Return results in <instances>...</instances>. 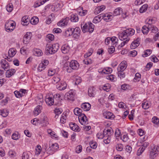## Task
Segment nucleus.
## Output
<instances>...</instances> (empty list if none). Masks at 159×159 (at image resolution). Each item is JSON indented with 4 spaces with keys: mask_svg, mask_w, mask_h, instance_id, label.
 <instances>
[{
    "mask_svg": "<svg viewBox=\"0 0 159 159\" xmlns=\"http://www.w3.org/2000/svg\"><path fill=\"white\" fill-rule=\"evenodd\" d=\"M134 30L132 28L127 29L124 30L122 32L119 34V38L120 40L123 41L125 39L129 38V36L134 35Z\"/></svg>",
    "mask_w": 159,
    "mask_h": 159,
    "instance_id": "f257e3e1",
    "label": "nucleus"
},
{
    "mask_svg": "<svg viewBox=\"0 0 159 159\" xmlns=\"http://www.w3.org/2000/svg\"><path fill=\"white\" fill-rule=\"evenodd\" d=\"M134 30L132 28L127 29L124 30L122 32L119 34V38L120 40L123 41L125 39L129 38V36L134 35Z\"/></svg>",
    "mask_w": 159,
    "mask_h": 159,
    "instance_id": "f03ea898",
    "label": "nucleus"
},
{
    "mask_svg": "<svg viewBox=\"0 0 159 159\" xmlns=\"http://www.w3.org/2000/svg\"><path fill=\"white\" fill-rule=\"evenodd\" d=\"M114 132L111 128L108 129H105L103 131V133L104 136V142L105 144H108L110 142L111 136L113 134Z\"/></svg>",
    "mask_w": 159,
    "mask_h": 159,
    "instance_id": "7ed1b4c3",
    "label": "nucleus"
},
{
    "mask_svg": "<svg viewBox=\"0 0 159 159\" xmlns=\"http://www.w3.org/2000/svg\"><path fill=\"white\" fill-rule=\"evenodd\" d=\"M94 26L93 24L90 22L85 23L83 27L82 25H81L82 30L84 33L86 32H89L90 33L92 32L94 30Z\"/></svg>",
    "mask_w": 159,
    "mask_h": 159,
    "instance_id": "20e7f679",
    "label": "nucleus"
},
{
    "mask_svg": "<svg viewBox=\"0 0 159 159\" xmlns=\"http://www.w3.org/2000/svg\"><path fill=\"white\" fill-rule=\"evenodd\" d=\"M59 148L58 144L55 143L49 146V148L46 150L47 153L49 155L52 154Z\"/></svg>",
    "mask_w": 159,
    "mask_h": 159,
    "instance_id": "39448f33",
    "label": "nucleus"
},
{
    "mask_svg": "<svg viewBox=\"0 0 159 159\" xmlns=\"http://www.w3.org/2000/svg\"><path fill=\"white\" fill-rule=\"evenodd\" d=\"M82 111V110L78 107L75 108L74 110V112L75 115H78V119H88V118L84 114L81 113Z\"/></svg>",
    "mask_w": 159,
    "mask_h": 159,
    "instance_id": "423d86ee",
    "label": "nucleus"
},
{
    "mask_svg": "<svg viewBox=\"0 0 159 159\" xmlns=\"http://www.w3.org/2000/svg\"><path fill=\"white\" fill-rule=\"evenodd\" d=\"M159 151V146H154L152 148V150L150 153V157L151 159L155 158L158 155V152Z\"/></svg>",
    "mask_w": 159,
    "mask_h": 159,
    "instance_id": "0eeeda50",
    "label": "nucleus"
},
{
    "mask_svg": "<svg viewBox=\"0 0 159 159\" xmlns=\"http://www.w3.org/2000/svg\"><path fill=\"white\" fill-rule=\"evenodd\" d=\"M75 94L73 90H70L66 93L65 96V99L70 101L74 100Z\"/></svg>",
    "mask_w": 159,
    "mask_h": 159,
    "instance_id": "6e6552de",
    "label": "nucleus"
},
{
    "mask_svg": "<svg viewBox=\"0 0 159 159\" xmlns=\"http://www.w3.org/2000/svg\"><path fill=\"white\" fill-rule=\"evenodd\" d=\"M31 33L30 32H27L24 35L23 38V43L25 44H27L30 42L31 37Z\"/></svg>",
    "mask_w": 159,
    "mask_h": 159,
    "instance_id": "1a4fd4ad",
    "label": "nucleus"
},
{
    "mask_svg": "<svg viewBox=\"0 0 159 159\" xmlns=\"http://www.w3.org/2000/svg\"><path fill=\"white\" fill-rule=\"evenodd\" d=\"M79 64L76 60H72L70 63V67L73 70H77L79 67Z\"/></svg>",
    "mask_w": 159,
    "mask_h": 159,
    "instance_id": "9d476101",
    "label": "nucleus"
},
{
    "mask_svg": "<svg viewBox=\"0 0 159 159\" xmlns=\"http://www.w3.org/2000/svg\"><path fill=\"white\" fill-rule=\"evenodd\" d=\"M126 62L125 61H122L118 66L117 67L118 71H124L127 67Z\"/></svg>",
    "mask_w": 159,
    "mask_h": 159,
    "instance_id": "9b49d317",
    "label": "nucleus"
},
{
    "mask_svg": "<svg viewBox=\"0 0 159 159\" xmlns=\"http://www.w3.org/2000/svg\"><path fill=\"white\" fill-rule=\"evenodd\" d=\"M103 115L105 118L109 119H114L115 118V116L111 112L107 111L104 112Z\"/></svg>",
    "mask_w": 159,
    "mask_h": 159,
    "instance_id": "f8f14e48",
    "label": "nucleus"
},
{
    "mask_svg": "<svg viewBox=\"0 0 159 159\" xmlns=\"http://www.w3.org/2000/svg\"><path fill=\"white\" fill-rule=\"evenodd\" d=\"M47 104L49 106H52L54 104V100L53 97L50 96H47L45 100Z\"/></svg>",
    "mask_w": 159,
    "mask_h": 159,
    "instance_id": "ddd939ff",
    "label": "nucleus"
},
{
    "mask_svg": "<svg viewBox=\"0 0 159 159\" xmlns=\"http://www.w3.org/2000/svg\"><path fill=\"white\" fill-rule=\"evenodd\" d=\"M69 126L70 129L73 131L79 132L80 130V128L79 126L75 123H70L69 124Z\"/></svg>",
    "mask_w": 159,
    "mask_h": 159,
    "instance_id": "4468645a",
    "label": "nucleus"
},
{
    "mask_svg": "<svg viewBox=\"0 0 159 159\" xmlns=\"http://www.w3.org/2000/svg\"><path fill=\"white\" fill-rule=\"evenodd\" d=\"M1 63L2 68L5 70H7L10 68V66L8 63L4 59L1 61Z\"/></svg>",
    "mask_w": 159,
    "mask_h": 159,
    "instance_id": "2eb2a0df",
    "label": "nucleus"
},
{
    "mask_svg": "<svg viewBox=\"0 0 159 159\" xmlns=\"http://www.w3.org/2000/svg\"><path fill=\"white\" fill-rule=\"evenodd\" d=\"M69 18L66 17L65 19L61 20L58 23V25L59 26H62L67 25L69 21Z\"/></svg>",
    "mask_w": 159,
    "mask_h": 159,
    "instance_id": "dca6fc26",
    "label": "nucleus"
},
{
    "mask_svg": "<svg viewBox=\"0 0 159 159\" xmlns=\"http://www.w3.org/2000/svg\"><path fill=\"white\" fill-rule=\"evenodd\" d=\"M43 107L41 105H39L37 106L34 111V115L36 116L41 113Z\"/></svg>",
    "mask_w": 159,
    "mask_h": 159,
    "instance_id": "f3484780",
    "label": "nucleus"
},
{
    "mask_svg": "<svg viewBox=\"0 0 159 159\" xmlns=\"http://www.w3.org/2000/svg\"><path fill=\"white\" fill-rule=\"evenodd\" d=\"M45 120H31V123L33 125H38L39 124H41V126H44V124H43L42 122H44Z\"/></svg>",
    "mask_w": 159,
    "mask_h": 159,
    "instance_id": "a211bd4d",
    "label": "nucleus"
},
{
    "mask_svg": "<svg viewBox=\"0 0 159 159\" xmlns=\"http://www.w3.org/2000/svg\"><path fill=\"white\" fill-rule=\"evenodd\" d=\"M81 107L84 111H88L90 108L91 105L88 103H84L81 105Z\"/></svg>",
    "mask_w": 159,
    "mask_h": 159,
    "instance_id": "6ab92c4d",
    "label": "nucleus"
},
{
    "mask_svg": "<svg viewBox=\"0 0 159 159\" xmlns=\"http://www.w3.org/2000/svg\"><path fill=\"white\" fill-rule=\"evenodd\" d=\"M21 21L23 25H27L29 23L30 20L27 16H25L22 17Z\"/></svg>",
    "mask_w": 159,
    "mask_h": 159,
    "instance_id": "aec40b11",
    "label": "nucleus"
},
{
    "mask_svg": "<svg viewBox=\"0 0 159 159\" xmlns=\"http://www.w3.org/2000/svg\"><path fill=\"white\" fill-rule=\"evenodd\" d=\"M88 94L90 97H94L95 94V88L92 87H89L88 90Z\"/></svg>",
    "mask_w": 159,
    "mask_h": 159,
    "instance_id": "412c9836",
    "label": "nucleus"
},
{
    "mask_svg": "<svg viewBox=\"0 0 159 159\" xmlns=\"http://www.w3.org/2000/svg\"><path fill=\"white\" fill-rule=\"evenodd\" d=\"M67 87V84L64 82H61L60 85L57 86V89L60 90H64L66 89Z\"/></svg>",
    "mask_w": 159,
    "mask_h": 159,
    "instance_id": "4be33fe9",
    "label": "nucleus"
},
{
    "mask_svg": "<svg viewBox=\"0 0 159 159\" xmlns=\"http://www.w3.org/2000/svg\"><path fill=\"white\" fill-rule=\"evenodd\" d=\"M46 51L47 54L49 53L52 54L55 53L54 52V51L53 50L52 48L51 45L47 44L46 48Z\"/></svg>",
    "mask_w": 159,
    "mask_h": 159,
    "instance_id": "5701e85b",
    "label": "nucleus"
},
{
    "mask_svg": "<svg viewBox=\"0 0 159 159\" xmlns=\"http://www.w3.org/2000/svg\"><path fill=\"white\" fill-rule=\"evenodd\" d=\"M16 70L15 69H8L6 72V77H10L11 76L13 75L15 72Z\"/></svg>",
    "mask_w": 159,
    "mask_h": 159,
    "instance_id": "b1692460",
    "label": "nucleus"
},
{
    "mask_svg": "<svg viewBox=\"0 0 159 159\" xmlns=\"http://www.w3.org/2000/svg\"><path fill=\"white\" fill-rule=\"evenodd\" d=\"M150 28V27L146 25L142 27L141 31L144 34L147 35L149 32Z\"/></svg>",
    "mask_w": 159,
    "mask_h": 159,
    "instance_id": "393cba45",
    "label": "nucleus"
},
{
    "mask_svg": "<svg viewBox=\"0 0 159 159\" xmlns=\"http://www.w3.org/2000/svg\"><path fill=\"white\" fill-rule=\"evenodd\" d=\"M16 53V50L14 48L10 49L8 51V54L9 57H13Z\"/></svg>",
    "mask_w": 159,
    "mask_h": 159,
    "instance_id": "a878e982",
    "label": "nucleus"
},
{
    "mask_svg": "<svg viewBox=\"0 0 159 159\" xmlns=\"http://www.w3.org/2000/svg\"><path fill=\"white\" fill-rule=\"evenodd\" d=\"M102 19V15L101 14L96 16L93 19V23H97L100 22Z\"/></svg>",
    "mask_w": 159,
    "mask_h": 159,
    "instance_id": "bb28decb",
    "label": "nucleus"
},
{
    "mask_svg": "<svg viewBox=\"0 0 159 159\" xmlns=\"http://www.w3.org/2000/svg\"><path fill=\"white\" fill-rule=\"evenodd\" d=\"M105 8V6L104 5H102L100 7H98L95 9V13H99L104 10Z\"/></svg>",
    "mask_w": 159,
    "mask_h": 159,
    "instance_id": "cd10ccee",
    "label": "nucleus"
},
{
    "mask_svg": "<svg viewBox=\"0 0 159 159\" xmlns=\"http://www.w3.org/2000/svg\"><path fill=\"white\" fill-rule=\"evenodd\" d=\"M61 49L62 52L65 54L69 52L70 47L67 45H64L62 47Z\"/></svg>",
    "mask_w": 159,
    "mask_h": 159,
    "instance_id": "c85d7f7f",
    "label": "nucleus"
},
{
    "mask_svg": "<svg viewBox=\"0 0 159 159\" xmlns=\"http://www.w3.org/2000/svg\"><path fill=\"white\" fill-rule=\"evenodd\" d=\"M112 71V70L111 68L107 67L103 69L102 70V73L105 74H109L111 73Z\"/></svg>",
    "mask_w": 159,
    "mask_h": 159,
    "instance_id": "c756f323",
    "label": "nucleus"
},
{
    "mask_svg": "<svg viewBox=\"0 0 159 159\" xmlns=\"http://www.w3.org/2000/svg\"><path fill=\"white\" fill-rule=\"evenodd\" d=\"M70 20L72 22H77L78 21L79 18L76 14H72L71 16Z\"/></svg>",
    "mask_w": 159,
    "mask_h": 159,
    "instance_id": "7c9ffc66",
    "label": "nucleus"
},
{
    "mask_svg": "<svg viewBox=\"0 0 159 159\" xmlns=\"http://www.w3.org/2000/svg\"><path fill=\"white\" fill-rule=\"evenodd\" d=\"M52 83L55 84L57 83L61 80L59 75H55L52 78Z\"/></svg>",
    "mask_w": 159,
    "mask_h": 159,
    "instance_id": "2f4dec72",
    "label": "nucleus"
},
{
    "mask_svg": "<svg viewBox=\"0 0 159 159\" xmlns=\"http://www.w3.org/2000/svg\"><path fill=\"white\" fill-rule=\"evenodd\" d=\"M51 46L53 50L54 51V52L55 53L59 48V44L58 43H56L52 44Z\"/></svg>",
    "mask_w": 159,
    "mask_h": 159,
    "instance_id": "473e14b6",
    "label": "nucleus"
},
{
    "mask_svg": "<svg viewBox=\"0 0 159 159\" xmlns=\"http://www.w3.org/2000/svg\"><path fill=\"white\" fill-rule=\"evenodd\" d=\"M122 12V9L119 7L116 9L114 11V15L115 16H117L120 14Z\"/></svg>",
    "mask_w": 159,
    "mask_h": 159,
    "instance_id": "72a5a7b5",
    "label": "nucleus"
},
{
    "mask_svg": "<svg viewBox=\"0 0 159 159\" xmlns=\"http://www.w3.org/2000/svg\"><path fill=\"white\" fill-rule=\"evenodd\" d=\"M8 112L6 110L3 109L0 110V115L3 117H6L8 115Z\"/></svg>",
    "mask_w": 159,
    "mask_h": 159,
    "instance_id": "f704fd0d",
    "label": "nucleus"
},
{
    "mask_svg": "<svg viewBox=\"0 0 159 159\" xmlns=\"http://www.w3.org/2000/svg\"><path fill=\"white\" fill-rule=\"evenodd\" d=\"M102 18L104 20L107 21L108 20H109L110 17L112 16L111 15L108 14H102Z\"/></svg>",
    "mask_w": 159,
    "mask_h": 159,
    "instance_id": "c9c22d12",
    "label": "nucleus"
},
{
    "mask_svg": "<svg viewBox=\"0 0 159 159\" xmlns=\"http://www.w3.org/2000/svg\"><path fill=\"white\" fill-rule=\"evenodd\" d=\"M15 25L16 23L14 21H8L6 23L5 25V28H6V27H10L12 26H15Z\"/></svg>",
    "mask_w": 159,
    "mask_h": 159,
    "instance_id": "e433bc0d",
    "label": "nucleus"
},
{
    "mask_svg": "<svg viewBox=\"0 0 159 159\" xmlns=\"http://www.w3.org/2000/svg\"><path fill=\"white\" fill-rule=\"evenodd\" d=\"M148 7V5L147 4H145L142 6L140 10L139 11L140 13H143L146 11Z\"/></svg>",
    "mask_w": 159,
    "mask_h": 159,
    "instance_id": "4c0bfd02",
    "label": "nucleus"
},
{
    "mask_svg": "<svg viewBox=\"0 0 159 159\" xmlns=\"http://www.w3.org/2000/svg\"><path fill=\"white\" fill-rule=\"evenodd\" d=\"M13 5L12 3H9L6 6V9L8 12H11L13 10Z\"/></svg>",
    "mask_w": 159,
    "mask_h": 159,
    "instance_id": "58836bf2",
    "label": "nucleus"
},
{
    "mask_svg": "<svg viewBox=\"0 0 159 159\" xmlns=\"http://www.w3.org/2000/svg\"><path fill=\"white\" fill-rule=\"evenodd\" d=\"M65 33L66 35L67 36L72 35L73 34V28H69L66 31Z\"/></svg>",
    "mask_w": 159,
    "mask_h": 159,
    "instance_id": "ea45409f",
    "label": "nucleus"
},
{
    "mask_svg": "<svg viewBox=\"0 0 159 159\" xmlns=\"http://www.w3.org/2000/svg\"><path fill=\"white\" fill-rule=\"evenodd\" d=\"M12 139L15 140H18L20 137V135L18 134V132H15L11 136Z\"/></svg>",
    "mask_w": 159,
    "mask_h": 159,
    "instance_id": "a19ab883",
    "label": "nucleus"
},
{
    "mask_svg": "<svg viewBox=\"0 0 159 159\" xmlns=\"http://www.w3.org/2000/svg\"><path fill=\"white\" fill-rule=\"evenodd\" d=\"M46 39L48 41H52L54 39V36L52 34H48L46 36Z\"/></svg>",
    "mask_w": 159,
    "mask_h": 159,
    "instance_id": "79ce46f5",
    "label": "nucleus"
},
{
    "mask_svg": "<svg viewBox=\"0 0 159 159\" xmlns=\"http://www.w3.org/2000/svg\"><path fill=\"white\" fill-rule=\"evenodd\" d=\"M155 23V21L154 20L152 19H149L148 21V22L146 24V25L149 26V27H151V26L153 25V24Z\"/></svg>",
    "mask_w": 159,
    "mask_h": 159,
    "instance_id": "37998d69",
    "label": "nucleus"
},
{
    "mask_svg": "<svg viewBox=\"0 0 159 159\" xmlns=\"http://www.w3.org/2000/svg\"><path fill=\"white\" fill-rule=\"evenodd\" d=\"M39 19L38 18H36L34 17H32L30 20V23L33 25H35L38 23Z\"/></svg>",
    "mask_w": 159,
    "mask_h": 159,
    "instance_id": "c03bdc74",
    "label": "nucleus"
},
{
    "mask_svg": "<svg viewBox=\"0 0 159 159\" xmlns=\"http://www.w3.org/2000/svg\"><path fill=\"white\" fill-rule=\"evenodd\" d=\"M150 30L151 31L152 33H156L158 31V29L154 25L150 27Z\"/></svg>",
    "mask_w": 159,
    "mask_h": 159,
    "instance_id": "a18cd8bd",
    "label": "nucleus"
},
{
    "mask_svg": "<svg viewBox=\"0 0 159 159\" xmlns=\"http://www.w3.org/2000/svg\"><path fill=\"white\" fill-rule=\"evenodd\" d=\"M121 139L124 142H126L129 140V138L127 134H124L122 137H121Z\"/></svg>",
    "mask_w": 159,
    "mask_h": 159,
    "instance_id": "49530a36",
    "label": "nucleus"
},
{
    "mask_svg": "<svg viewBox=\"0 0 159 159\" xmlns=\"http://www.w3.org/2000/svg\"><path fill=\"white\" fill-rule=\"evenodd\" d=\"M110 40L113 45H116L118 41V39L116 37H113L112 38H111Z\"/></svg>",
    "mask_w": 159,
    "mask_h": 159,
    "instance_id": "de8ad7c7",
    "label": "nucleus"
},
{
    "mask_svg": "<svg viewBox=\"0 0 159 159\" xmlns=\"http://www.w3.org/2000/svg\"><path fill=\"white\" fill-rule=\"evenodd\" d=\"M90 147L93 149H95L97 147V145L96 143L95 142L92 141L89 143Z\"/></svg>",
    "mask_w": 159,
    "mask_h": 159,
    "instance_id": "09e8293b",
    "label": "nucleus"
},
{
    "mask_svg": "<svg viewBox=\"0 0 159 159\" xmlns=\"http://www.w3.org/2000/svg\"><path fill=\"white\" fill-rule=\"evenodd\" d=\"M35 54L36 56H41L42 54L43 53L42 52V51L39 49H36L35 51Z\"/></svg>",
    "mask_w": 159,
    "mask_h": 159,
    "instance_id": "8fccbe9b",
    "label": "nucleus"
},
{
    "mask_svg": "<svg viewBox=\"0 0 159 159\" xmlns=\"http://www.w3.org/2000/svg\"><path fill=\"white\" fill-rule=\"evenodd\" d=\"M152 51L150 49H147L146 50L144 54L143 55V57H146L152 53Z\"/></svg>",
    "mask_w": 159,
    "mask_h": 159,
    "instance_id": "3c124183",
    "label": "nucleus"
},
{
    "mask_svg": "<svg viewBox=\"0 0 159 159\" xmlns=\"http://www.w3.org/2000/svg\"><path fill=\"white\" fill-rule=\"evenodd\" d=\"M118 76L120 78V79L123 78L125 77V74L123 71H118Z\"/></svg>",
    "mask_w": 159,
    "mask_h": 159,
    "instance_id": "603ef678",
    "label": "nucleus"
},
{
    "mask_svg": "<svg viewBox=\"0 0 159 159\" xmlns=\"http://www.w3.org/2000/svg\"><path fill=\"white\" fill-rule=\"evenodd\" d=\"M150 106L148 102H144L142 104V107L144 109H147Z\"/></svg>",
    "mask_w": 159,
    "mask_h": 159,
    "instance_id": "864d4df0",
    "label": "nucleus"
},
{
    "mask_svg": "<svg viewBox=\"0 0 159 159\" xmlns=\"http://www.w3.org/2000/svg\"><path fill=\"white\" fill-rule=\"evenodd\" d=\"M97 137L99 139H104V136L103 133L99 132L97 134Z\"/></svg>",
    "mask_w": 159,
    "mask_h": 159,
    "instance_id": "5fc2aeb1",
    "label": "nucleus"
},
{
    "mask_svg": "<svg viewBox=\"0 0 159 159\" xmlns=\"http://www.w3.org/2000/svg\"><path fill=\"white\" fill-rule=\"evenodd\" d=\"M54 112L56 115H59L62 112V110L61 108H56L54 110Z\"/></svg>",
    "mask_w": 159,
    "mask_h": 159,
    "instance_id": "6e6d98bb",
    "label": "nucleus"
},
{
    "mask_svg": "<svg viewBox=\"0 0 159 159\" xmlns=\"http://www.w3.org/2000/svg\"><path fill=\"white\" fill-rule=\"evenodd\" d=\"M46 67L44 66H43V64H41V63L40 64L38 67V70L39 71H41L43 70Z\"/></svg>",
    "mask_w": 159,
    "mask_h": 159,
    "instance_id": "4d7b16f0",
    "label": "nucleus"
},
{
    "mask_svg": "<svg viewBox=\"0 0 159 159\" xmlns=\"http://www.w3.org/2000/svg\"><path fill=\"white\" fill-rule=\"evenodd\" d=\"M116 149L118 151H121L123 149L122 145L121 144H117L116 146Z\"/></svg>",
    "mask_w": 159,
    "mask_h": 159,
    "instance_id": "13d9d810",
    "label": "nucleus"
},
{
    "mask_svg": "<svg viewBox=\"0 0 159 159\" xmlns=\"http://www.w3.org/2000/svg\"><path fill=\"white\" fill-rule=\"evenodd\" d=\"M110 88V85L109 84H106L104 85L103 89L105 91L108 92L109 91V89Z\"/></svg>",
    "mask_w": 159,
    "mask_h": 159,
    "instance_id": "bf43d9fd",
    "label": "nucleus"
},
{
    "mask_svg": "<svg viewBox=\"0 0 159 159\" xmlns=\"http://www.w3.org/2000/svg\"><path fill=\"white\" fill-rule=\"evenodd\" d=\"M144 150L143 147L140 148L138 150L137 154L138 156H140Z\"/></svg>",
    "mask_w": 159,
    "mask_h": 159,
    "instance_id": "052dcab7",
    "label": "nucleus"
},
{
    "mask_svg": "<svg viewBox=\"0 0 159 159\" xmlns=\"http://www.w3.org/2000/svg\"><path fill=\"white\" fill-rule=\"evenodd\" d=\"M15 26H11L6 27V31L8 32H11L14 29Z\"/></svg>",
    "mask_w": 159,
    "mask_h": 159,
    "instance_id": "680f3d73",
    "label": "nucleus"
},
{
    "mask_svg": "<svg viewBox=\"0 0 159 159\" xmlns=\"http://www.w3.org/2000/svg\"><path fill=\"white\" fill-rule=\"evenodd\" d=\"M140 38H137L132 43H134V44H135V45H136L137 46H138L140 43Z\"/></svg>",
    "mask_w": 159,
    "mask_h": 159,
    "instance_id": "e2e57ef3",
    "label": "nucleus"
},
{
    "mask_svg": "<svg viewBox=\"0 0 159 159\" xmlns=\"http://www.w3.org/2000/svg\"><path fill=\"white\" fill-rule=\"evenodd\" d=\"M88 120H79V122L83 125H86L88 124Z\"/></svg>",
    "mask_w": 159,
    "mask_h": 159,
    "instance_id": "0e129e2a",
    "label": "nucleus"
},
{
    "mask_svg": "<svg viewBox=\"0 0 159 159\" xmlns=\"http://www.w3.org/2000/svg\"><path fill=\"white\" fill-rule=\"evenodd\" d=\"M82 11L79 12V14L81 16H84L86 15L87 13V11L86 10H83V7H82Z\"/></svg>",
    "mask_w": 159,
    "mask_h": 159,
    "instance_id": "69168bd1",
    "label": "nucleus"
},
{
    "mask_svg": "<svg viewBox=\"0 0 159 159\" xmlns=\"http://www.w3.org/2000/svg\"><path fill=\"white\" fill-rule=\"evenodd\" d=\"M84 63L87 65H89L92 63V61L90 59H85L83 61Z\"/></svg>",
    "mask_w": 159,
    "mask_h": 159,
    "instance_id": "338daca9",
    "label": "nucleus"
},
{
    "mask_svg": "<svg viewBox=\"0 0 159 159\" xmlns=\"http://www.w3.org/2000/svg\"><path fill=\"white\" fill-rule=\"evenodd\" d=\"M22 159H29L28 154L26 152H24L22 155Z\"/></svg>",
    "mask_w": 159,
    "mask_h": 159,
    "instance_id": "774afa93",
    "label": "nucleus"
}]
</instances>
